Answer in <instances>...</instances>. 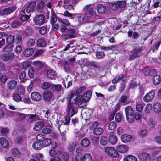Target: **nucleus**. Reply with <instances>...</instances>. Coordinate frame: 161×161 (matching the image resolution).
Returning <instances> with one entry per match:
<instances>
[{
	"label": "nucleus",
	"instance_id": "f257e3e1",
	"mask_svg": "<svg viewBox=\"0 0 161 161\" xmlns=\"http://www.w3.org/2000/svg\"><path fill=\"white\" fill-rule=\"evenodd\" d=\"M60 30L61 32L64 33L66 31L67 33L62 35L63 38L65 40L74 38L77 36L76 29H75L71 28H67L66 26L62 25L61 26Z\"/></svg>",
	"mask_w": 161,
	"mask_h": 161
},
{
	"label": "nucleus",
	"instance_id": "f03ea898",
	"mask_svg": "<svg viewBox=\"0 0 161 161\" xmlns=\"http://www.w3.org/2000/svg\"><path fill=\"white\" fill-rule=\"evenodd\" d=\"M67 110L68 112V116L64 118V121L65 122H64V120L61 121V123H63L60 126L62 128L65 125H67L69 124L70 120L69 116L71 117L77 113L76 108L74 106L73 104H68Z\"/></svg>",
	"mask_w": 161,
	"mask_h": 161
},
{
	"label": "nucleus",
	"instance_id": "7ed1b4c3",
	"mask_svg": "<svg viewBox=\"0 0 161 161\" xmlns=\"http://www.w3.org/2000/svg\"><path fill=\"white\" fill-rule=\"evenodd\" d=\"M125 111L127 121L130 123L133 122V115L134 114V111L130 106H127L125 108Z\"/></svg>",
	"mask_w": 161,
	"mask_h": 161
},
{
	"label": "nucleus",
	"instance_id": "20e7f679",
	"mask_svg": "<svg viewBox=\"0 0 161 161\" xmlns=\"http://www.w3.org/2000/svg\"><path fill=\"white\" fill-rule=\"evenodd\" d=\"M155 95L154 90H151L149 92L147 93L143 97V100L145 102H149L154 98Z\"/></svg>",
	"mask_w": 161,
	"mask_h": 161
},
{
	"label": "nucleus",
	"instance_id": "39448f33",
	"mask_svg": "<svg viewBox=\"0 0 161 161\" xmlns=\"http://www.w3.org/2000/svg\"><path fill=\"white\" fill-rule=\"evenodd\" d=\"M45 19L44 16L42 14H41L36 15L33 19V20L36 25H41L44 23Z\"/></svg>",
	"mask_w": 161,
	"mask_h": 161
},
{
	"label": "nucleus",
	"instance_id": "423d86ee",
	"mask_svg": "<svg viewBox=\"0 0 161 161\" xmlns=\"http://www.w3.org/2000/svg\"><path fill=\"white\" fill-rule=\"evenodd\" d=\"M105 153L112 157L116 158L118 154V152L113 148L108 147L105 148Z\"/></svg>",
	"mask_w": 161,
	"mask_h": 161
},
{
	"label": "nucleus",
	"instance_id": "0eeeda50",
	"mask_svg": "<svg viewBox=\"0 0 161 161\" xmlns=\"http://www.w3.org/2000/svg\"><path fill=\"white\" fill-rule=\"evenodd\" d=\"M15 57L14 54L12 53H5L2 55L1 58L4 62L11 61Z\"/></svg>",
	"mask_w": 161,
	"mask_h": 161
},
{
	"label": "nucleus",
	"instance_id": "6e6552de",
	"mask_svg": "<svg viewBox=\"0 0 161 161\" xmlns=\"http://www.w3.org/2000/svg\"><path fill=\"white\" fill-rule=\"evenodd\" d=\"M14 11V8L9 7L5 8L0 10V15L1 16L7 15L9 14Z\"/></svg>",
	"mask_w": 161,
	"mask_h": 161
},
{
	"label": "nucleus",
	"instance_id": "1a4fd4ad",
	"mask_svg": "<svg viewBox=\"0 0 161 161\" xmlns=\"http://www.w3.org/2000/svg\"><path fill=\"white\" fill-rule=\"evenodd\" d=\"M53 94L52 92L49 91H45L43 94L44 100L46 102H49L52 99Z\"/></svg>",
	"mask_w": 161,
	"mask_h": 161
},
{
	"label": "nucleus",
	"instance_id": "9d476101",
	"mask_svg": "<svg viewBox=\"0 0 161 161\" xmlns=\"http://www.w3.org/2000/svg\"><path fill=\"white\" fill-rule=\"evenodd\" d=\"M46 75L47 78L51 79L55 78L57 76L56 72L52 69L47 70Z\"/></svg>",
	"mask_w": 161,
	"mask_h": 161
},
{
	"label": "nucleus",
	"instance_id": "9b49d317",
	"mask_svg": "<svg viewBox=\"0 0 161 161\" xmlns=\"http://www.w3.org/2000/svg\"><path fill=\"white\" fill-rule=\"evenodd\" d=\"M17 85V82L15 80H12L9 81L7 84V88L11 91L15 89Z\"/></svg>",
	"mask_w": 161,
	"mask_h": 161
},
{
	"label": "nucleus",
	"instance_id": "f8f14e48",
	"mask_svg": "<svg viewBox=\"0 0 161 161\" xmlns=\"http://www.w3.org/2000/svg\"><path fill=\"white\" fill-rule=\"evenodd\" d=\"M138 158L142 160L148 161L151 159L149 154L146 153H142L138 155Z\"/></svg>",
	"mask_w": 161,
	"mask_h": 161
},
{
	"label": "nucleus",
	"instance_id": "ddd939ff",
	"mask_svg": "<svg viewBox=\"0 0 161 161\" xmlns=\"http://www.w3.org/2000/svg\"><path fill=\"white\" fill-rule=\"evenodd\" d=\"M109 141L113 145L115 144L117 142V138L114 133L111 132L109 133Z\"/></svg>",
	"mask_w": 161,
	"mask_h": 161
},
{
	"label": "nucleus",
	"instance_id": "4468645a",
	"mask_svg": "<svg viewBox=\"0 0 161 161\" xmlns=\"http://www.w3.org/2000/svg\"><path fill=\"white\" fill-rule=\"evenodd\" d=\"M31 97L32 100L36 101H40L42 98L41 96L37 92H32L31 94Z\"/></svg>",
	"mask_w": 161,
	"mask_h": 161
},
{
	"label": "nucleus",
	"instance_id": "2eb2a0df",
	"mask_svg": "<svg viewBox=\"0 0 161 161\" xmlns=\"http://www.w3.org/2000/svg\"><path fill=\"white\" fill-rule=\"evenodd\" d=\"M36 8V2L35 1L30 3L27 6L26 11L27 13L33 11Z\"/></svg>",
	"mask_w": 161,
	"mask_h": 161
},
{
	"label": "nucleus",
	"instance_id": "dca6fc26",
	"mask_svg": "<svg viewBox=\"0 0 161 161\" xmlns=\"http://www.w3.org/2000/svg\"><path fill=\"white\" fill-rule=\"evenodd\" d=\"M132 139V136L130 135L125 134L122 135L121 137L122 141L125 143L129 142Z\"/></svg>",
	"mask_w": 161,
	"mask_h": 161
},
{
	"label": "nucleus",
	"instance_id": "f3484780",
	"mask_svg": "<svg viewBox=\"0 0 161 161\" xmlns=\"http://www.w3.org/2000/svg\"><path fill=\"white\" fill-rule=\"evenodd\" d=\"M128 147L125 145H119L116 147L117 150L120 153L125 152L128 150Z\"/></svg>",
	"mask_w": 161,
	"mask_h": 161
},
{
	"label": "nucleus",
	"instance_id": "a211bd4d",
	"mask_svg": "<svg viewBox=\"0 0 161 161\" xmlns=\"http://www.w3.org/2000/svg\"><path fill=\"white\" fill-rule=\"evenodd\" d=\"M29 118L27 119V121L30 123H32L39 119V117L38 115L36 114H29L28 115Z\"/></svg>",
	"mask_w": 161,
	"mask_h": 161
},
{
	"label": "nucleus",
	"instance_id": "6ab92c4d",
	"mask_svg": "<svg viewBox=\"0 0 161 161\" xmlns=\"http://www.w3.org/2000/svg\"><path fill=\"white\" fill-rule=\"evenodd\" d=\"M91 95L92 93L88 91L84 93L80 97L82 98V100H83L86 103L89 100L91 97Z\"/></svg>",
	"mask_w": 161,
	"mask_h": 161
},
{
	"label": "nucleus",
	"instance_id": "aec40b11",
	"mask_svg": "<svg viewBox=\"0 0 161 161\" xmlns=\"http://www.w3.org/2000/svg\"><path fill=\"white\" fill-rule=\"evenodd\" d=\"M79 97L78 95L75 94H72L69 98V102L70 103L68 104H73L75 103H76Z\"/></svg>",
	"mask_w": 161,
	"mask_h": 161
},
{
	"label": "nucleus",
	"instance_id": "412c9836",
	"mask_svg": "<svg viewBox=\"0 0 161 161\" xmlns=\"http://www.w3.org/2000/svg\"><path fill=\"white\" fill-rule=\"evenodd\" d=\"M43 123L42 121H38L35 124L33 127V130L36 131H38L41 129L44 126Z\"/></svg>",
	"mask_w": 161,
	"mask_h": 161
},
{
	"label": "nucleus",
	"instance_id": "4be33fe9",
	"mask_svg": "<svg viewBox=\"0 0 161 161\" xmlns=\"http://www.w3.org/2000/svg\"><path fill=\"white\" fill-rule=\"evenodd\" d=\"M34 52V50L32 48H28L24 50L23 55L25 57H29L33 54Z\"/></svg>",
	"mask_w": 161,
	"mask_h": 161
},
{
	"label": "nucleus",
	"instance_id": "5701e85b",
	"mask_svg": "<svg viewBox=\"0 0 161 161\" xmlns=\"http://www.w3.org/2000/svg\"><path fill=\"white\" fill-rule=\"evenodd\" d=\"M0 143L2 147L5 148H7L9 147L8 141L3 137L0 138Z\"/></svg>",
	"mask_w": 161,
	"mask_h": 161
},
{
	"label": "nucleus",
	"instance_id": "b1692460",
	"mask_svg": "<svg viewBox=\"0 0 161 161\" xmlns=\"http://www.w3.org/2000/svg\"><path fill=\"white\" fill-rule=\"evenodd\" d=\"M140 52V51L139 50L136 49H135L133 50L132 54L130 57L129 60L131 61L137 58L138 56V53Z\"/></svg>",
	"mask_w": 161,
	"mask_h": 161
},
{
	"label": "nucleus",
	"instance_id": "393cba45",
	"mask_svg": "<svg viewBox=\"0 0 161 161\" xmlns=\"http://www.w3.org/2000/svg\"><path fill=\"white\" fill-rule=\"evenodd\" d=\"M78 15L77 14H71L67 10L65 11L63 14L64 16L71 18V19H74L76 17H78Z\"/></svg>",
	"mask_w": 161,
	"mask_h": 161
},
{
	"label": "nucleus",
	"instance_id": "a878e982",
	"mask_svg": "<svg viewBox=\"0 0 161 161\" xmlns=\"http://www.w3.org/2000/svg\"><path fill=\"white\" fill-rule=\"evenodd\" d=\"M124 77V75L122 74L117 75L116 77L112 81L113 84H114L118 83L119 81L122 80Z\"/></svg>",
	"mask_w": 161,
	"mask_h": 161
},
{
	"label": "nucleus",
	"instance_id": "bb28decb",
	"mask_svg": "<svg viewBox=\"0 0 161 161\" xmlns=\"http://www.w3.org/2000/svg\"><path fill=\"white\" fill-rule=\"evenodd\" d=\"M161 81V78L160 76L158 75H155L153 80V84L155 85H157L159 84Z\"/></svg>",
	"mask_w": 161,
	"mask_h": 161
},
{
	"label": "nucleus",
	"instance_id": "cd10ccee",
	"mask_svg": "<svg viewBox=\"0 0 161 161\" xmlns=\"http://www.w3.org/2000/svg\"><path fill=\"white\" fill-rule=\"evenodd\" d=\"M103 131L104 130L102 128L97 127L94 129L93 133L96 135H101Z\"/></svg>",
	"mask_w": 161,
	"mask_h": 161
},
{
	"label": "nucleus",
	"instance_id": "c85d7f7f",
	"mask_svg": "<svg viewBox=\"0 0 161 161\" xmlns=\"http://www.w3.org/2000/svg\"><path fill=\"white\" fill-rule=\"evenodd\" d=\"M33 148L36 150H40L43 147L42 145L40 142H35L32 145Z\"/></svg>",
	"mask_w": 161,
	"mask_h": 161
},
{
	"label": "nucleus",
	"instance_id": "c756f323",
	"mask_svg": "<svg viewBox=\"0 0 161 161\" xmlns=\"http://www.w3.org/2000/svg\"><path fill=\"white\" fill-rule=\"evenodd\" d=\"M153 109L154 112L158 113L161 110V105L158 102L155 103L153 105Z\"/></svg>",
	"mask_w": 161,
	"mask_h": 161
},
{
	"label": "nucleus",
	"instance_id": "7c9ffc66",
	"mask_svg": "<svg viewBox=\"0 0 161 161\" xmlns=\"http://www.w3.org/2000/svg\"><path fill=\"white\" fill-rule=\"evenodd\" d=\"M86 102L80 97H79L76 104L80 108H82L85 106L86 105Z\"/></svg>",
	"mask_w": 161,
	"mask_h": 161
},
{
	"label": "nucleus",
	"instance_id": "2f4dec72",
	"mask_svg": "<svg viewBox=\"0 0 161 161\" xmlns=\"http://www.w3.org/2000/svg\"><path fill=\"white\" fill-rule=\"evenodd\" d=\"M124 161H137L136 157L132 155H128L124 159Z\"/></svg>",
	"mask_w": 161,
	"mask_h": 161
},
{
	"label": "nucleus",
	"instance_id": "473e14b6",
	"mask_svg": "<svg viewBox=\"0 0 161 161\" xmlns=\"http://www.w3.org/2000/svg\"><path fill=\"white\" fill-rule=\"evenodd\" d=\"M97 10L99 14H102L104 13L106 7L101 4H98L97 7Z\"/></svg>",
	"mask_w": 161,
	"mask_h": 161
},
{
	"label": "nucleus",
	"instance_id": "72a5a7b5",
	"mask_svg": "<svg viewBox=\"0 0 161 161\" xmlns=\"http://www.w3.org/2000/svg\"><path fill=\"white\" fill-rule=\"evenodd\" d=\"M36 44L38 47H43L46 45V43L44 39H39L37 41Z\"/></svg>",
	"mask_w": 161,
	"mask_h": 161
},
{
	"label": "nucleus",
	"instance_id": "f704fd0d",
	"mask_svg": "<svg viewBox=\"0 0 161 161\" xmlns=\"http://www.w3.org/2000/svg\"><path fill=\"white\" fill-rule=\"evenodd\" d=\"M81 161H92V159L91 155L89 154L84 155L82 158H81Z\"/></svg>",
	"mask_w": 161,
	"mask_h": 161
},
{
	"label": "nucleus",
	"instance_id": "c9c22d12",
	"mask_svg": "<svg viewBox=\"0 0 161 161\" xmlns=\"http://www.w3.org/2000/svg\"><path fill=\"white\" fill-rule=\"evenodd\" d=\"M51 143V140L49 138L43 139L42 142V146L47 147L49 146Z\"/></svg>",
	"mask_w": 161,
	"mask_h": 161
},
{
	"label": "nucleus",
	"instance_id": "e433bc0d",
	"mask_svg": "<svg viewBox=\"0 0 161 161\" xmlns=\"http://www.w3.org/2000/svg\"><path fill=\"white\" fill-rule=\"evenodd\" d=\"M127 97L125 95L122 96L120 97L119 102L123 105H126L128 103L127 102Z\"/></svg>",
	"mask_w": 161,
	"mask_h": 161
},
{
	"label": "nucleus",
	"instance_id": "4c0bfd02",
	"mask_svg": "<svg viewBox=\"0 0 161 161\" xmlns=\"http://www.w3.org/2000/svg\"><path fill=\"white\" fill-rule=\"evenodd\" d=\"M52 89L57 92L60 91L61 89V85H53L51 86Z\"/></svg>",
	"mask_w": 161,
	"mask_h": 161
},
{
	"label": "nucleus",
	"instance_id": "58836bf2",
	"mask_svg": "<svg viewBox=\"0 0 161 161\" xmlns=\"http://www.w3.org/2000/svg\"><path fill=\"white\" fill-rule=\"evenodd\" d=\"M14 38L12 35H9L6 38L7 43L9 44L13 43L14 41Z\"/></svg>",
	"mask_w": 161,
	"mask_h": 161
},
{
	"label": "nucleus",
	"instance_id": "ea45409f",
	"mask_svg": "<svg viewBox=\"0 0 161 161\" xmlns=\"http://www.w3.org/2000/svg\"><path fill=\"white\" fill-rule=\"evenodd\" d=\"M81 145L84 147H87L89 145L90 141L87 138H84L81 142Z\"/></svg>",
	"mask_w": 161,
	"mask_h": 161
},
{
	"label": "nucleus",
	"instance_id": "a19ab883",
	"mask_svg": "<svg viewBox=\"0 0 161 161\" xmlns=\"http://www.w3.org/2000/svg\"><path fill=\"white\" fill-rule=\"evenodd\" d=\"M13 99L16 102H19L22 100L21 97L18 94H15L13 96Z\"/></svg>",
	"mask_w": 161,
	"mask_h": 161
},
{
	"label": "nucleus",
	"instance_id": "79ce46f5",
	"mask_svg": "<svg viewBox=\"0 0 161 161\" xmlns=\"http://www.w3.org/2000/svg\"><path fill=\"white\" fill-rule=\"evenodd\" d=\"M52 130L51 127H46L44 128L42 130V132L46 134H50Z\"/></svg>",
	"mask_w": 161,
	"mask_h": 161
},
{
	"label": "nucleus",
	"instance_id": "37998d69",
	"mask_svg": "<svg viewBox=\"0 0 161 161\" xmlns=\"http://www.w3.org/2000/svg\"><path fill=\"white\" fill-rule=\"evenodd\" d=\"M12 153L15 157H19L20 155V151L17 148H13L12 150Z\"/></svg>",
	"mask_w": 161,
	"mask_h": 161
},
{
	"label": "nucleus",
	"instance_id": "c03bdc74",
	"mask_svg": "<svg viewBox=\"0 0 161 161\" xmlns=\"http://www.w3.org/2000/svg\"><path fill=\"white\" fill-rule=\"evenodd\" d=\"M110 7L113 10H116L118 8V6L117 2L110 3H109Z\"/></svg>",
	"mask_w": 161,
	"mask_h": 161
},
{
	"label": "nucleus",
	"instance_id": "a18cd8bd",
	"mask_svg": "<svg viewBox=\"0 0 161 161\" xmlns=\"http://www.w3.org/2000/svg\"><path fill=\"white\" fill-rule=\"evenodd\" d=\"M33 65L39 68H41L43 66L42 63L40 61H36L33 63Z\"/></svg>",
	"mask_w": 161,
	"mask_h": 161
},
{
	"label": "nucleus",
	"instance_id": "49530a36",
	"mask_svg": "<svg viewBox=\"0 0 161 161\" xmlns=\"http://www.w3.org/2000/svg\"><path fill=\"white\" fill-rule=\"evenodd\" d=\"M8 79L6 76L0 72V81L3 83H5Z\"/></svg>",
	"mask_w": 161,
	"mask_h": 161
},
{
	"label": "nucleus",
	"instance_id": "de8ad7c7",
	"mask_svg": "<svg viewBox=\"0 0 161 161\" xmlns=\"http://www.w3.org/2000/svg\"><path fill=\"white\" fill-rule=\"evenodd\" d=\"M86 65L89 67L93 66L96 68H98L99 66L94 61L88 62L86 64Z\"/></svg>",
	"mask_w": 161,
	"mask_h": 161
},
{
	"label": "nucleus",
	"instance_id": "09e8293b",
	"mask_svg": "<svg viewBox=\"0 0 161 161\" xmlns=\"http://www.w3.org/2000/svg\"><path fill=\"white\" fill-rule=\"evenodd\" d=\"M107 142L108 139L106 137L102 136L101 137L100 140V143L103 146L106 145L107 143Z\"/></svg>",
	"mask_w": 161,
	"mask_h": 161
},
{
	"label": "nucleus",
	"instance_id": "8fccbe9b",
	"mask_svg": "<svg viewBox=\"0 0 161 161\" xmlns=\"http://www.w3.org/2000/svg\"><path fill=\"white\" fill-rule=\"evenodd\" d=\"M61 158L64 160L68 161L69 159V154L67 153L63 152Z\"/></svg>",
	"mask_w": 161,
	"mask_h": 161
},
{
	"label": "nucleus",
	"instance_id": "3c124183",
	"mask_svg": "<svg viewBox=\"0 0 161 161\" xmlns=\"http://www.w3.org/2000/svg\"><path fill=\"white\" fill-rule=\"evenodd\" d=\"M17 92L20 94L23 95L25 92V88L21 86H18Z\"/></svg>",
	"mask_w": 161,
	"mask_h": 161
},
{
	"label": "nucleus",
	"instance_id": "603ef678",
	"mask_svg": "<svg viewBox=\"0 0 161 161\" xmlns=\"http://www.w3.org/2000/svg\"><path fill=\"white\" fill-rule=\"evenodd\" d=\"M42 88L43 89H47L49 88L51 86V84L48 82H45L42 84Z\"/></svg>",
	"mask_w": 161,
	"mask_h": 161
},
{
	"label": "nucleus",
	"instance_id": "864d4df0",
	"mask_svg": "<svg viewBox=\"0 0 161 161\" xmlns=\"http://www.w3.org/2000/svg\"><path fill=\"white\" fill-rule=\"evenodd\" d=\"M105 56V54L102 52H97L96 53V56L97 59H99L103 58Z\"/></svg>",
	"mask_w": 161,
	"mask_h": 161
},
{
	"label": "nucleus",
	"instance_id": "5fc2aeb1",
	"mask_svg": "<svg viewBox=\"0 0 161 161\" xmlns=\"http://www.w3.org/2000/svg\"><path fill=\"white\" fill-rule=\"evenodd\" d=\"M143 107L141 103H136V110L141 112L142 110Z\"/></svg>",
	"mask_w": 161,
	"mask_h": 161
},
{
	"label": "nucleus",
	"instance_id": "6e6d98bb",
	"mask_svg": "<svg viewBox=\"0 0 161 161\" xmlns=\"http://www.w3.org/2000/svg\"><path fill=\"white\" fill-rule=\"evenodd\" d=\"M45 50H37L35 53L34 54V56L35 57H37L40 56H42L43 55Z\"/></svg>",
	"mask_w": 161,
	"mask_h": 161
},
{
	"label": "nucleus",
	"instance_id": "4d7b16f0",
	"mask_svg": "<svg viewBox=\"0 0 161 161\" xmlns=\"http://www.w3.org/2000/svg\"><path fill=\"white\" fill-rule=\"evenodd\" d=\"M35 43V40L33 39H30L27 41V44L28 46L32 47Z\"/></svg>",
	"mask_w": 161,
	"mask_h": 161
},
{
	"label": "nucleus",
	"instance_id": "13d9d810",
	"mask_svg": "<svg viewBox=\"0 0 161 161\" xmlns=\"http://www.w3.org/2000/svg\"><path fill=\"white\" fill-rule=\"evenodd\" d=\"M12 47L10 44H8L3 48V51L4 52H8L12 50Z\"/></svg>",
	"mask_w": 161,
	"mask_h": 161
},
{
	"label": "nucleus",
	"instance_id": "bf43d9fd",
	"mask_svg": "<svg viewBox=\"0 0 161 161\" xmlns=\"http://www.w3.org/2000/svg\"><path fill=\"white\" fill-rule=\"evenodd\" d=\"M116 127V124L114 122H111L109 125L108 129L110 130H114Z\"/></svg>",
	"mask_w": 161,
	"mask_h": 161
},
{
	"label": "nucleus",
	"instance_id": "052dcab7",
	"mask_svg": "<svg viewBox=\"0 0 161 161\" xmlns=\"http://www.w3.org/2000/svg\"><path fill=\"white\" fill-rule=\"evenodd\" d=\"M118 7L122 8L125 7L126 6V3L124 1H119L117 2Z\"/></svg>",
	"mask_w": 161,
	"mask_h": 161
},
{
	"label": "nucleus",
	"instance_id": "680f3d73",
	"mask_svg": "<svg viewBox=\"0 0 161 161\" xmlns=\"http://www.w3.org/2000/svg\"><path fill=\"white\" fill-rule=\"evenodd\" d=\"M60 21L67 26L70 25V23L67 19H62L60 20Z\"/></svg>",
	"mask_w": 161,
	"mask_h": 161
},
{
	"label": "nucleus",
	"instance_id": "e2e57ef3",
	"mask_svg": "<svg viewBox=\"0 0 161 161\" xmlns=\"http://www.w3.org/2000/svg\"><path fill=\"white\" fill-rule=\"evenodd\" d=\"M148 124L150 127L153 128L155 126V122L153 119H150L148 120Z\"/></svg>",
	"mask_w": 161,
	"mask_h": 161
},
{
	"label": "nucleus",
	"instance_id": "0e129e2a",
	"mask_svg": "<svg viewBox=\"0 0 161 161\" xmlns=\"http://www.w3.org/2000/svg\"><path fill=\"white\" fill-rule=\"evenodd\" d=\"M152 108V105L151 104H148L146 106L145 108V111L147 113H148L151 110Z\"/></svg>",
	"mask_w": 161,
	"mask_h": 161
},
{
	"label": "nucleus",
	"instance_id": "69168bd1",
	"mask_svg": "<svg viewBox=\"0 0 161 161\" xmlns=\"http://www.w3.org/2000/svg\"><path fill=\"white\" fill-rule=\"evenodd\" d=\"M21 101H22L25 103L28 104H30L31 103L30 98L28 96H25V97L23 99V100L22 99Z\"/></svg>",
	"mask_w": 161,
	"mask_h": 161
},
{
	"label": "nucleus",
	"instance_id": "338daca9",
	"mask_svg": "<svg viewBox=\"0 0 161 161\" xmlns=\"http://www.w3.org/2000/svg\"><path fill=\"white\" fill-rule=\"evenodd\" d=\"M147 131L145 129L140 130L138 133V135L141 136H144L147 134Z\"/></svg>",
	"mask_w": 161,
	"mask_h": 161
},
{
	"label": "nucleus",
	"instance_id": "774afa93",
	"mask_svg": "<svg viewBox=\"0 0 161 161\" xmlns=\"http://www.w3.org/2000/svg\"><path fill=\"white\" fill-rule=\"evenodd\" d=\"M85 19V20L87 21L90 19L92 17L89 14V12H85L83 15Z\"/></svg>",
	"mask_w": 161,
	"mask_h": 161
}]
</instances>
